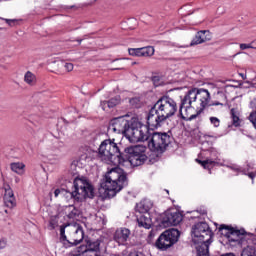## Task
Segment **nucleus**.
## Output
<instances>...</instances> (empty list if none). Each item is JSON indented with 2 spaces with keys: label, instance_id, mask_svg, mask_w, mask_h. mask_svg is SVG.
<instances>
[{
  "label": "nucleus",
  "instance_id": "nucleus-48",
  "mask_svg": "<svg viewBox=\"0 0 256 256\" xmlns=\"http://www.w3.org/2000/svg\"><path fill=\"white\" fill-rule=\"evenodd\" d=\"M5 213H9L7 210H5Z\"/></svg>",
  "mask_w": 256,
  "mask_h": 256
},
{
  "label": "nucleus",
  "instance_id": "nucleus-30",
  "mask_svg": "<svg viewBox=\"0 0 256 256\" xmlns=\"http://www.w3.org/2000/svg\"><path fill=\"white\" fill-rule=\"evenodd\" d=\"M209 121L213 127L217 128L221 125V120L215 116L209 118Z\"/></svg>",
  "mask_w": 256,
  "mask_h": 256
},
{
  "label": "nucleus",
  "instance_id": "nucleus-18",
  "mask_svg": "<svg viewBox=\"0 0 256 256\" xmlns=\"http://www.w3.org/2000/svg\"><path fill=\"white\" fill-rule=\"evenodd\" d=\"M4 205L5 207H8V209H13L14 207H17V200L15 199V194L13 193V190L10 186H7L5 188Z\"/></svg>",
  "mask_w": 256,
  "mask_h": 256
},
{
  "label": "nucleus",
  "instance_id": "nucleus-26",
  "mask_svg": "<svg viewBox=\"0 0 256 256\" xmlns=\"http://www.w3.org/2000/svg\"><path fill=\"white\" fill-rule=\"evenodd\" d=\"M10 169L14 173H17L18 175H23V169H25V164L21 162H14L10 164Z\"/></svg>",
  "mask_w": 256,
  "mask_h": 256
},
{
  "label": "nucleus",
  "instance_id": "nucleus-5",
  "mask_svg": "<svg viewBox=\"0 0 256 256\" xmlns=\"http://www.w3.org/2000/svg\"><path fill=\"white\" fill-rule=\"evenodd\" d=\"M192 241L197 247V256H209V245L213 243V231L207 222H198L192 226Z\"/></svg>",
  "mask_w": 256,
  "mask_h": 256
},
{
  "label": "nucleus",
  "instance_id": "nucleus-10",
  "mask_svg": "<svg viewBox=\"0 0 256 256\" xmlns=\"http://www.w3.org/2000/svg\"><path fill=\"white\" fill-rule=\"evenodd\" d=\"M126 153V159L129 161L132 167H139L147 161V155H145V148L143 146H130L124 149Z\"/></svg>",
  "mask_w": 256,
  "mask_h": 256
},
{
  "label": "nucleus",
  "instance_id": "nucleus-20",
  "mask_svg": "<svg viewBox=\"0 0 256 256\" xmlns=\"http://www.w3.org/2000/svg\"><path fill=\"white\" fill-rule=\"evenodd\" d=\"M138 227H143L144 229H151L153 225V221L151 220V216L149 214L140 215L137 218Z\"/></svg>",
  "mask_w": 256,
  "mask_h": 256
},
{
  "label": "nucleus",
  "instance_id": "nucleus-43",
  "mask_svg": "<svg viewBox=\"0 0 256 256\" xmlns=\"http://www.w3.org/2000/svg\"><path fill=\"white\" fill-rule=\"evenodd\" d=\"M200 215H207V210H200Z\"/></svg>",
  "mask_w": 256,
  "mask_h": 256
},
{
  "label": "nucleus",
  "instance_id": "nucleus-27",
  "mask_svg": "<svg viewBox=\"0 0 256 256\" xmlns=\"http://www.w3.org/2000/svg\"><path fill=\"white\" fill-rule=\"evenodd\" d=\"M119 103H121V97L115 96V97L111 98L110 100H108L106 104H107L108 109H113V108L117 107V105H119Z\"/></svg>",
  "mask_w": 256,
  "mask_h": 256
},
{
  "label": "nucleus",
  "instance_id": "nucleus-12",
  "mask_svg": "<svg viewBox=\"0 0 256 256\" xmlns=\"http://www.w3.org/2000/svg\"><path fill=\"white\" fill-rule=\"evenodd\" d=\"M181 221H183V214H181L177 210H173V211L168 210L162 216L161 223L163 227H173V226L175 227L179 225Z\"/></svg>",
  "mask_w": 256,
  "mask_h": 256
},
{
  "label": "nucleus",
  "instance_id": "nucleus-37",
  "mask_svg": "<svg viewBox=\"0 0 256 256\" xmlns=\"http://www.w3.org/2000/svg\"><path fill=\"white\" fill-rule=\"evenodd\" d=\"M105 103H107V101H102V102L100 103V106H101V108L103 109V111H107V109H109V107H108L107 104H105Z\"/></svg>",
  "mask_w": 256,
  "mask_h": 256
},
{
  "label": "nucleus",
  "instance_id": "nucleus-39",
  "mask_svg": "<svg viewBox=\"0 0 256 256\" xmlns=\"http://www.w3.org/2000/svg\"><path fill=\"white\" fill-rule=\"evenodd\" d=\"M255 176H256V174L253 173V172L248 173V177H249L250 179H252V183H254Z\"/></svg>",
  "mask_w": 256,
  "mask_h": 256
},
{
  "label": "nucleus",
  "instance_id": "nucleus-13",
  "mask_svg": "<svg viewBox=\"0 0 256 256\" xmlns=\"http://www.w3.org/2000/svg\"><path fill=\"white\" fill-rule=\"evenodd\" d=\"M202 151H209L211 159H206V160L197 159L196 161L201 166H203L204 169H208L209 171H211V169H213V167L217 165V159H219V152L214 147H210V148L202 147Z\"/></svg>",
  "mask_w": 256,
  "mask_h": 256
},
{
  "label": "nucleus",
  "instance_id": "nucleus-31",
  "mask_svg": "<svg viewBox=\"0 0 256 256\" xmlns=\"http://www.w3.org/2000/svg\"><path fill=\"white\" fill-rule=\"evenodd\" d=\"M3 21L9 25V27H15V23H17V19H7L3 18Z\"/></svg>",
  "mask_w": 256,
  "mask_h": 256
},
{
  "label": "nucleus",
  "instance_id": "nucleus-40",
  "mask_svg": "<svg viewBox=\"0 0 256 256\" xmlns=\"http://www.w3.org/2000/svg\"><path fill=\"white\" fill-rule=\"evenodd\" d=\"M60 194H61V189H56V190L54 191V196H55V197H59Z\"/></svg>",
  "mask_w": 256,
  "mask_h": 256
},
{
  "label": "nucleus",
  "instance_id": "nucleus-33",
  "mask_svg": "<svg viewBox=\"0 0 256 256\" xmlns=\"http://www.w3.org/2000/svg\"><path fill=\"white\" fill-rule=\"evenodd\" d=\"M251 47H253V44H245V43H242L240 44V49L241 51H245V49H251Z\"/></svg>",
  "mask_w": 256,
  "mask_h": 256
},
{
  "label": "nucleus",
  "instance_id": "nucleus-32",
  "mask_svg": "<svg viewBox=\"0 0 256 256\" xmlns=\"http://www.w3.org/2000/svg\"><path fill=\"white\" fill-rule=\"evenodd\" d=\"M151 81L156 87H159V83L161 82V77L159 76H152Z\"/></svg>",
  "mask_w": 256,
  "mask_h": 256
},
{
  "label": "nucleus",
  "instance_id": "nucleus-47",
  "mask_svg": "<svg viewBox=\"0 0 256 256\" xmlns=\"http://www.w3.org/2000/svg\"><path fill=\"white\" fill-rule=\"evenodd\" d=\"M128 195H132V197H133V192L129 191V192H128Z\"/></svg>",
  "mask_w": 256,
  "mask_h": 256
},
{
  "label": "nucleus",
  "instance_id": "nucleus-9",
  "mask_svg": "<svg viewBox=\"0 0 256 256\" xmlns=\"http://www.w3.org/2000/svg\"><path fill=\"white\" fill-rule=\"evenodd\" d=\"M180 235L179 230L175 228L165 230L156 240L155 247L160 251H167L179 241Z\"/></svg>",
  "mask_w": 256,
  "mask_h": 256
},
{
  "label": "nucleus",
  "instance_id": "nucleus-36",
  "mask_svg": "<svg viewBox=\"0 0 256 256\" xmlns=\"http://www.w3.org/2000/svg\"><path fill=\"white\" fill-rule=\"evenodd\" d=\"M64 67L66 71H72L73 70V63H65Z\"/></svg>",
  "mask_w": 256,
  "mask_h": 256
},
{
  "label": "nucleus",
  "instance_id": "nucleus-15",
  "mask_svg": "<svg viewBox=\"0 0 256 256\" xmlns=\"http://www.w3.org/2000/svg\"><path fill=\"white\" fill-rule=\"evenodd\" d=\"M129 237H131V230L128 228H118L113 234V239L118 245H127Z\"/></svg>",
  "mask_w": 256,
  "mask_h": 256
},
{
  "label": "nucleus",
  "instance_id": "nucleus-7",
  "mask_svg": "<svg viewBox=\"0 0 256 256\" xmlns=\"http://www.w3.org/2000/svg\"><path fill=\"white\" fill-rule=\"evenodd\" d=\"M148 147L150 151L153 153H157L161 155L167 151V147L171 145L173 141V136H171L170 132H152L148 128Z\"/></svg>",
  "mask_w": 256,
  "mask_h": 256
},
{
  "label": "nucleus",
  "instance_id": "nucleus-35",
  "mask_svg": "<svg viewBox=\"0 0 256 256\" xmlns=\"http://www.w3.org/2000/svg\"><path fill=\"white\" fill-rule=\"evenodd\" d=\"M5 247H7V240L6 239L0 240V251L1 249H5Z\"/></svg>",
  "mask_w": 256,
  "mask_h": 256
},
{
  "label": "nucleus",
  "instance_id": "nucleus-25",
  "mask_svg": "<svg viewBox=\"0 0 256 256\" xmlns=\"http://www.w3.org/2000/svg\"><path fill=\"white\" fill-rule=\"evenodd\" d=\"M101 247V240H90L88 242L87 251H93L94 253H99Z\"/></svg>",
  "mask_w": 256,
  "mask_h": 256
},
{
  "label": "nucleus",
  "instance_id": "nucleus-38",
  "mask_svg": "<svg viewBox=\"0 0 256 256\" xmlns=\"http://www.w3.org/2000/svg\"><path fill=\"white\" fill-rule=\"evenodd\" d=\"M230 169H232L233 171H238V173H243V169L239 168V167H235V166H232L230 167Z\"/></svg>",
  "mask_w": 256,
  "mask_h": 256
},
{
  "label": "nucleus",
  "instance_id": "nucleus-24",
  "mask_svg": "<svg viewBox=\"0 0 256 256\" xmlns=\"http://www.w3.org/2000/svg\"><path fill=\"white\" fill-rule=\"evenodd\" d=\"M24 81L27 83V85L33 87V85H36L37 83V76H35V74H33L31 71H27L24 75Z\"/></svg>",
  "mask_w": 256,
  "mask_h": 256
},
{
  "label": "nucleus",
  "instance_id": "nucleus-28",
  "mask_svg": "<svg viewBox=\"0 0 256 256\" xmlns=\"http://www.w3.org/2000/svg\"><path fill=\"white\" fill-rule=\"evenodd\" d=\"M69 213L67 214L68 219H75L77 215H79V211L75 208V206L70 205L68 206Z\"/></svg>",
  "mask_w": 256,
  "mask_h": 256
},
{
  "label": "nucleus",
  "instance_id": "nucleus-14",
  "mask_svg": "<svg viewBox=\"0 0 256 256\" xmlns=\"http://www.w3.org/2000/svg\"><path fill=\"white\" fill-rule=\"evenodd\" d=\"M70 231L72 236L70 237L69 241H71V247H75L85 239V232L83 231V227L79 224L75 226H70Z\"/></svg>",
  "mask_w": 256,
  "mask_h": 256
},
{
  "label": "nucleus",
  "instance_id": "nucleus-3",
  "mask_svg": "<svg viewBox=\"0 0 256 256\" xmlns=\"http://www.w3.org/2000/svg\"><path fill=\"white\" fill-rule=\"evenodd\" d=\"M177 113V102L169 96L160 97L151 107L147 115V125L150 129H159L167 119Z\"/></svg>",
  "mask_w": 256,
  "mask_h": 256
},
{
  "label": "nucleus",
  "instance_id": "nucleus-34",
  "mask_svg": "<svg viewBox=\"0 0 256 256\" xmlns=\"http://www.w3.org/2000/svg\"><path fill=\"white\" fill-rule=\"evenodd\" d=\"M49 225H50L51 229H55V227H57V218H51Z\"/></svg>",
  "mask_w": 256,
  "mask_h": 256
},
{
  "label": "nucleus",
  "instance_id": "nucleus-1",
  "mask_svg": "<svg viewBox=\"0 0 256 256\" xmlns=\"http://www.w3.org/2000/svg\"><path fill=\"white\" fill-rule=\"evenodd\" d=\"M211 101L209 90L193 88L189 90L181 100L179 113L183 121H193L205 111V107Z\"/></svg>",
  "mask_w": 256,
  "mask_h": 256
},
{
  "label": "nucleus",
  "instance_id": "nucleus-44",
  "mask_svg": "<svg viewBox=\"0 0 256 256\" xmlns=\"http://www.w3.org/2000/svg\"><path fill=\"white\" fill-rule=\"evenodd\" d=\"M32 125L34 126L33 131H37V127H39V125L32 123Z\"/></svg>",
  "mask_w": 256,
  "mask_h": 256
},
{
  "label": "nucleus",
  "instance_id": "nucleus-42",
  "mask_svg": "<svg viewBox=\"0 0 256 256\" xmlns=\"http://www.w3.org/2000/svg\"><path fill=\"white\" fill-rule=\"evenodd\" d=\"M205 145H212V143H211V142L209 143V141L204 142V143L202 144V147H204V149H205Z\"/></svg>",
  "mask_w": 256,
  "mask_h": 256
},
{
  "label": "nucleus",
  "instance_id": "nucleus-8",
  "mask_svg": "<svg viewBox=\"0 0 256 256\" xmlns=\"http://www.w3.org/2000/svg\"><path fill=\"white\" fill-rule=\"evenodd\" d=\"M74 190L70 192L71 199L77 203L85 201V199H93L95 191L93 186L85 178L76 177L73 182Z\"/></svg>",
  "mask_w": 256,
  "mask_h": 256
},
{
  "label": "nucleus",
  "instance_id": "nucleus-6",
  "mask_svg": "<svg viewBox=\"0 0 256 256\" xmlns=\"http://www.w3.org/2000/svg\"><path fill=\"white\" fill-rule=\"evenodd\" d=\"M98 157L104 161V163H113L114 165L125 161L123 153H121L119 146L115 143V139H106L101 142L98 148Z\"/></svg>",
  "mask_w": 256,
  "mask_h": 256
},
{
  "label": "nucleus",
  "instance_id": "nucleus-22",
  "mask_svg": "<svg viewBox=\"0 0 256 256\" xmlns=\"http://www.w3.org/2000/svg\"><path fill=\"white\" fill-rule=\"evenodd\" d=\"M230 117L232 119V125L234 127H241V118H240V113L237 108H232L230 110Z\"/></svg>",
  "mask_w": 256,
  "mask_h": 256
},
{
  "label": "nucleus",
  "instance_id": "nucleus-23",
  "mask_svg": "<svg viewBox=\"0 0 256 256\" xmlns=\"http://www.w3.org/2000/svg\"><path fill=\"white\" fill-rule=\"evenodd\" d=\"M216 101H214L212 104V106H221V107H225L226 103H227V95H225V93L218 91L216 94Z\"/></svg>",
  "mask_w": 256,
  "mask_h": 256
},
{
  "label": "nucleus",
  "instance_id": "nucleus-45",
  "mask_svg": "<svg viewBox=\"0 0 256 256\" xmlns=\"http://www.w3.org/2000/svg\"><path fill=\"white\" fill-rule=\"evenodd\" d=\"M77 42L79 43V45H81V43L83 42V39H78Z\"/></svg>",
  "mask_w": 256,
  "mask_h": 256
},
{
  "label": "nucleus",
  "instance_id": "nucleus-17",
  "mask_svg": "<svg viewBox=\"0 0 256 256\" xmlns=\"http://www.w3.org/2000/svg\"><path fill=\"white\" fill-rule=\"evenodd\" d=\"M206 41H211V33L209 30H202L196 33L190 43V46L193 47L194 45H201V43H206Z\"/></svg>",
  "mask_w": 256,
  "mask_h": 256
},
{
  "label": "nucleus",
  "instance_id": "nucleus-46",
  "mask_svg": "<svg viewBox=\"0 0 256 256\" xmlns=\"http://www.w3.org/2000/svg\"><path fill=\"white\" fill-rule=\"evenodd\" d=\"M119 69H123V68H113V71H119Z\"/></svg>",
  "mask_w": 256,
  "mask_h": 256
},
{
  "label": "nucleus",
  "instance_id": "nucleus-41",
  "mask_svg": "<svg viewBox=\"0 0 256 256\" xmlns=\"http://www.w3.org/2000/svg\"><path fill=\"white\" fill-rule=\"evenodd\" d=\"M250 45H252V47H250V49H256V41H252L250 43Z\"/></svg>",
  "mask_w": 256,
  "mask_h": 256
},
{
  "label": "nucleus",
  "instance_id": "nucleus-29",
  "mask_svg": "<svg viewBox=\"0 0 256 256\" xmlns=\"http://www.w3.org/2000/svg\"><path fill=\"white\" fill-rule=\"evenodd\" d=\"M129 103L131 107H134V109H139L141 107V99L134 97L129 100Z\"/></svg>",
  "mask_w": 256,
  "mask_h": 256
},
{
  "label": "nucleus",
  "instance_id": "nucleus-16",
  "mask_svg": "<svg viewBox=\"0 0 256 256\" xmlns=\"http://www.w3.org/2000/svg\"><path fill=\"white\" fill-rule=\"evenodd\" d=\"M128 53L132 57H152V55H155V48L153 46L129 48Z\"/></svg>",
  "mask_w": 256,
  "mask_h": 256
},
{
  "label": "nucleus",
  "instance_id": "nucleus-19",
  "mask_svg": "<svg viewBox=\"0 0 256 256\" xmlns=\"http://www.w3.org/2000/svg\"><path fill=\"white\" fill-rule=\"evenodd\" d=\"M153 208V202L149 199H143L138 204H136V211L140 214L149 213Z\"/></svg>",
  "mask_w": 256,
  "mask_h": 256
},
{
  "label": "nucleus",
  "instance_id": "nucleus-2",
  "mask_svg": "<svg viewBox=\"0 0 256 256\" xmlns=\"http://www.w3.org/2000/svg\"><path fill=\"white\" fill-rule=\"evenodd\" d=\"M108 129L114 133H122L132 141H149V127L143 125L137 118H132L131 120L125 119V116L113 118L109 123Z\"/></svg>",
  "mask_w": 256,
  "mask_h": 256
},
{
  "label": "nucleus",
  "instance_id": "nucleus-4",
  "mask_svg": "<svg viewBox=\"0 0 256 256\" xmlns=\"http://www.w3.org/2000/svg\"><path fill=\"white\" fill-rule=\"evenodd\" d=\"M129 185L127 172L121 168H113L108 171L100 182V191H104L105 195L110 199L115 197L123 187Z\"/></svg>",
  "mask_w": 256,
  "mask_h": 256
},
{
  "label": "nucleus",
  "instance_id": "nucleus-21",
  "mask_svg": "<svg viewBox=\"0 0 256 256\" xmlns=\"http://www.w3.org/2000/svg\"><path fill=\"white\" fill-rule=\"evenodd\" d=\"M67 227L71 226L69 224L60 226V243H62L65 249H69L72 245L71 240L67 239V235H65V229H67Z\"/></svg>",
  "mask_w": 256,
  "mask_h": 256
},
{
  "label": "nucleus",
  "instance_id": "nucleus-11",
  "mask_svg": "<svg viewBox=\"0 0 256 256\" xmlns=\"http://www.w3.org/2000/svg\"><path fill=\"white\" fill-rule=\"evenodd\" d=\"M218 231L221 235L226 237L228 242L232 245H242L243 238L245 237V230H238L233 228L232 226H227L225 224L220 225Z\"/></svg>",
  "mask_w": 256,
  "mask_h": 256
}]
</instances>
